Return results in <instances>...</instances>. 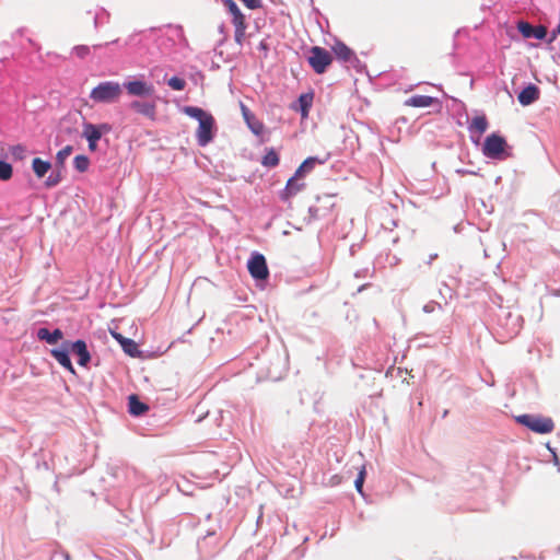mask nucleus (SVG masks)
<instances>
[{"instance_id": "2", "label": "nucleus", "mask_w": 560, "mask_h": 560, "mask_svg": "<svg viewBox=\"0 0 560 560\" xmlns=\"http://www.w3.org/2000/svg\"><path fill=\"white\" fill-rule=\"evenodd\" d=\"M122 94L121 85L115 81H105L92 89L90 98L95 103H114Z\"/></svg>"}, {"instance_id": "25", "label": "nucleus", "mask_w": 560, "mask_h": 560, "mask_svg": "<svg viewBox=\"0 0 560 560\" xmlns=\"http://www.w3.org/2000/svg\"><path fill=\"white\" fill-rule=\"evenodd\" d=\"M261 164L267 167H276L279 164V155L273 150L270 149L262 158Z\"/></svg>"}, {"instance_id": "17", "label": "nucleus", "mask_w": 560, "mask_h": 560, "mask_svg": "<svg viewBox=\"0 0 560 560\" xmlns=\"http://www.w3.org/2000/svg\"><path fill=\"white\" fill-rule=\"evenodd\" d=\"M130 107L133 110H136L137 113H139L148 118L154 119V117H155L156 107H155V104H153V103L133 101L130 103Z\"/></svg>"}, {"instance_id": "12", "label": "nucleus", "mask_w": 560, "mask_h": 560, "mask_svg": "<svg viewBox=\"0 0 560 560\" xmlns=\"http://www.w3.org/2000/svg\"><path fill=\"white\" fill-rule=\"evenodd\" d=\"M301 177H296L293 175L289 180L287 182L285 188L281 192V199L284 201L290 200L292 197L298 195L300 191H302L305 188V183L300 182Z\"/></svg>"}, {"instance_id": "4", "label": "nucleus", "mask_w": 560, "mask_h": 560, "mask_svg": "<svg viewBox=\"0 0 560 560\" xmlns=\"http://www.w3.org/2000/svg\"><path fill=\"white\" fill-rule=\"evenodd\" d=\"M307 61L315 73L323 74L332 62L331 54L323 47L313 46L308 50Z\"/></svg>"}, {"instance_id": "18", "label": "nucleus", "mask_w": 560, "mask_h": 560, "mask_svg": "<svg viewBox=\"0 0 560 560\" xmlns=\"http://www.w3.org/2000/svg\"><path fill=\"white\" fill-rule=\"evenodd\" d=\"M50 353L61 366L67 369L72 374L75 373L74 368L69 358L68 351L66 349H52Z\"/></svg>"}, {"instance_id": "6", "label": "nucleus", "mask_w": 560, "mask_h": 560, "mask_svg": "<svg viewBox=\"0 0 560 560\" xmlns=\"http://www.w3.org/2000/svg\"><path fill=\"white\" fill-rule=\"evenodd\" d=\"M506 148L505 139L497 133L488 136L483 142L482 153L487 158L499 159Z\"/></svg>"}, {"instance_id": "24", "label": "nucleus", "mask_w": 560, "mask_h": 560, "mask_svg": "<svg viewBox=\"0 0 560 560\" xmlns=\"http://www.w3.org/2000/svg\"><path fill=\"white\" fill-rule=\"evenodd\" d=\"M122 350L130 357L137 358L140 355V350L137 342L132 339H124L121 342Z\"/></svg>"}, {"instance_id": "28", "label": "nucleus", "mask_w": 560, "mask_h": 560, "mask_svg": "<svg viewBox=\"0 0 560 560\" xmlns=\"http://www.w3.org/2000/svg\"><path fill=\"white\" fill-rule=\"evenodd\" d=\"M72 151H73V148L71 145H66L63 149H61L60 151L57 152L56 161H57V164L60 165V167L63 166L66 160L70 156Z\"/></svg>"}, {"instance_id": "20", "label": "nucleus", "mask_w": 560, "mask_h": 560, "mask_svg": "<svg viewBox=\"0 0 560 560\" xmlns=\"http://www.w3.org/2000/svg\"><path fill=\"white\" fill-rule=\"evenodd\" d=\"M32 168L38 178H43L47 172L51 168V164L48 161H44L39 158H35L32 161Z\"/></svg>"}, {"instance_id": "31", "label": "nucleus", "mask_w": 560, "mask_h": 560, "mask_svg": "<svg viewBox=\"0 0 560 560\" xmlns=\"http://www.w3.org/2000/svg\"><path fill=\"white\" fill-rule=\"evenodd\" d=\"M167 84L171 89L175 91H183L186 86V81L179 77H172L167 81Z\"/></svg>"}, {"instance_id": "16", "label": "nucleus", "mask_w": 560, "mask_h": 560, "mask_svg": "<svg viewBox=\"0 0 560 560\" xmlns=\"http://www.w3.org/2000/svg\"><path fill=\"white\" fill-rule=\"evenodd\" d=\"M71 351L78 355V363L86 366L91 360L90 352L88 351L86 343L83 340H77L71 346Z\"/></svg>"}, {"instance_id": "5", "label": "nucleus", "mask_w": 560, "mask_h": 560, "mask_svg": "<svg viewBox=\"0 0 560 560\" xmlns=\"http://www.w3.org/2000/svg\"><path fill=\"white\" fill-rule=\"evenodd\" d=\"M112 131L110 125L104 122L94 125L91 122L84 124L82 137L89 142V150L95 152L97 150V141L102 136L107 135Z\"/></svg>"}, {"instance_id": "23", "label": "nucleus", "mask_w": 560, "mask_h": 560, "mask_svg": "<svg viewBox=\"0 0 560 560\" xmlns=\"http://www.w3.org/2000/svg\"><path fill=\"white\" fill-rule=\"evenodd\" d=\"M316 163H317V159H315V158H307V159H306V160H305V161H304V162H303V163L298 167V170L295 171L294 175H295L296 177H301V178H302V177L304 176V174L310 173V172L314 168V166H315V164H316Z\"/></svg>"}, {"instance_id": "11", "label": "nucleus", "mask_w": 560, "mask_h": 560, "mask_svg": "<svg viewBox=\"0 0 560 560\" xmlns=\"http://www.w3.org/2000/svg\"><path fill=\"white\" fill-rule=\"evenodd\" d=\"M331 50L336 58L342 62L354 65L358 61L355 52L342 42H336L331 46Z\"/></svg>"}, {"instance_id": "9", "label": "nucleus", "mask_w": 560, "mask_h": 560, "mask_svg": "<svg viewBox=\"0 0 560 560\" xmlns=\"http://www.w3.org/2000/svg\"><path fill=\"white\" fill-rule=\"evenodd\" d=\"M404 105L407 107L417 108L436 106L438 112H440L442 108V104L439 98L427 95H412L404 102Z\"/></svg>"}, {"instance_id": "36", "label": "nucleus", "mask_w": 560, "mask_h": 560, "mask_svg": "<svg viewBox=\"0 0 560 560\" xmlns=\"http://www.w3.org/2000/svg\"><path fill=\"white\" fill-rule=\"evenodd\" d=\"M112 335L120 345L124 341V339H127L126 337H124L122 335H120L118 332H112Z\"/></svg>"}, {"instance_id": "3", "label": "nucleus", "mask_w": 560, "mask_h": 560, "mask_svg": "<svg viewBox=\"0 0 560 560\" xmlns=\"http://www.w3.org/2000/svg\"><path fill=\"white\" fill-rule=\"evenodd\" d=\"M516 421L530 431L539 434H547L553 431L555 422L549 417L536 415H522L516 418Z\"/></svg>"}, {"instance_id": "32", "label": "nucleus", "mask_w": 560, "mask_h": 560, "mask_svg": "<svg viewBox=\"0 0 560 560\" xmlns=\"http://www.w3.org/2000/svg\"><path fill=\"white\" fill-rule=\"evenodd\" d=\"M224 7L228 9V11L230 12V14L232 15V18L234 16H238L242 14L238 5L236 4V2L234 0H222Z\"/></svg>"}, {"instance_id": "14", "label": "nucleus", "mask_w": 560, "mask_h": 560, "mask_svg": "<svg viewBox=\"0 0 560 560\" xmlns=\"http://www.w3.org/2000/svg\"><path fill=\"white\" fill-rule=\"evenodd\" d=\"M540 91L535 84H529L521 91L517 96L518 102L523 106H528L539 98Z\"/></svg>"}, {"instance_id": "1", "label": "nucleus", "mask_w": 560, "mask_h": 560, "mask_svg": "<svg viewBox=\"0 0 560 560\" xmlns=\"http://www.w3.org/2000/svg\"><path fill=\"white\" fill-rule=\"evenodd\" d=\"M184 112L199 120V127L197 129V140L202 147L207 145L212 140V129L214 127V118L212 115L206 113L202 108L187 106Z\"/></svg>"}, {"instance_id": "33", "label": "nucleus", "mask_w": 560, "mask_h": 560, "mask_svg": "<svg viewBox=\"0 0 560 560\" xmlns=\"http://www.w3.org/2000/svg\"><path fill=\"white\" fill-rule=\"evenodd\" d=\"M364 479H365V468H364V466H362V468L360 469L358 477L354 481L355 489L359 493H362Z\"/></svg>"}, {"instance_id": "21", "label": "nucleus", "mask_w": 560, "mask_h": 560, "mask_svg": "<svg viewBox=\"0 0 560 560\" xmlns=\"http://www.w3.org/2000/svg\"><path fill=\"white\" fill-rule=\"evenodd\" d=\"M149 407L141 402L136 395L129 396V412L133 416H141L148 411Z\"/></svg>"}, {"instance_id": "34", "label": "nucleus", "mask_w": 560, "mask_h": 560, "mask_svg": "<svg viewBox=\"0 0 560 560\" xmlns=\"http://www.w3.org/2000/svg\"><path fill=\"white\" fill-rule=\"evenodd\" d=\"M73 52L77 57L83 59L90 54V47L86 45H79L73 48Z\"/></svg>"}, {"instance_id": "35", "label": "nucleus", "mask_w": 560, "mask_h": 560, "mask_svg": "<svg viewBox=\"0 0 560 560\" xmlns=\"http://www.w3.org/2000/svg\"><path fill=\"white\" fill-rule=\"evenodd\" d=\"M60 179H61V177H60V174H59V173H57V174H51V175L47 178V180L45 182V185H46L47 187H54V186H56V185H58V184L60 183Z\"/></svg>"}, {"instance_id": "19", "label": "nucleus", "mask_w": 560, "mask_h": 560, "mask_svg": "<svg viewBox=\"0 0 560 560\" xmlns=\"http://www.w3.org/2000/svg\"><path fill=\"white\" fill-rule=\"evenodd\" d=\"M63 334L60 329H55L52 332H50L47 328H39L37 331V337L40 340H45L49 345L57 343L61 338Z\"/></svg>"}, {"instance_id": "30", "label": "nucleus", "mask_w": 560, "mask_h": 560, "mask_svg": "<svg viewBox=\"0 0 560 560\" xmlns=\"http://www.w3.org/2000/svg\"><path fill=\"white\" fill-rule=\"evenodd\" d=\"M10 153L14 160H24L26 156V148L22 144L11 147Z\"/></svg>"}, {"instance_id": "29", "label": "nucleus", "mask_w": 560, "mask_h": 560, "mask_svg": "<svg viewBox=\"0 0 560 560\" xmlns=\"http://www.w3.org/2000/svg\"><path fill=\"white\" fill-rule=\"evenodd\" d=\"M12 166L4 161H0V180H9L12 177Z\"/></svg>"}, {"instance_id": "15", "label": "nucleus", "mask_w": 560, "mask_h": 560, "mask_svg": "<svg viewBox=\"0 0 560 560\" xmlns=\"http://www.w3.org/2000/svg\"><path fill=\"white\" fill-rule=\"evenodd\" d=\"M232 24L235 27V33H234L235 43L238 44L240 46H242L245 40V37H246V28H247V24H246L244 14L242 13L238 16L232 18Z\"/></svg>"}, {"instance_id": "22", "label": "nucleus", "mask_w": 560, "mask_h": 560, "mask_svg": "<svg viewBox=\"0 0 560 560\" xmlns=\"http://www.w3.org/2000/svg\"><path fill=\"white\" fill-rule=\"evenodd\" d=\"M488 128V120L485 115L476 116L471 119L469 129L482 135Z\"/></svg>"}, {"instance_id": "37", "label": "nucleus", "mask_w": 560, "mask_h": 560, "mask_svg": "<svg viewBox=\"0 0 560 560\" xmlns=\"http://www.w3.org/2000/svg\"><path fill=\"white\" fill-rule=\"evenodd\" d=\"M557 33L560 34V22H559V25L557 27V32H553L550 39H549V43L553 42L557 37Z\"/></svg>"}, {"instance_id": "26", "label": "nucleus", "mask_w": 560, "mask_h": 560, "mask_svg": "<svg viewBox=\"0 0 560 560\" xmlns=\"http://www.w3.org/2000/svg\"><path fill=\"white\" fill-rule=\"evenodd\" d=\"M313 95L312 94H302L299 97V103L301 106L302 116L306 117L308 114V109L312 106Z\"/></svg>"}, {"instance_id": "10", "label": "nucleus", "mask_w": 560, "mask_h": 560, "mask_svg": "<svg viewBox=\"0 0 560 560\" xmlns=\"http://www.w3.org/2000/svg\"><path fill=\"white\" fill-rule=\"evenodd\" d=\"M517 30L525 38L544 39L547 36V27L544 25L533 26L527 22L521 21L517 23Z\"/></svg>"}, {"instance_id": "8", "label": "nucleus", "mask_w": 560, "mask_h": 560, "mask_svg": "<svg viewBox=\"0 0 560 560\" xmlns=\"http://www.w3.org/2000/svg\"><path fill=\"white\" fill-rule=\"evenodd\" d=\"M124 86L132 96H152L154 93V86L142 80L128 81Z\"/></svg>"}, {"instance_id": "27", "label": "nucleus", "mask_w": 560, "mask_h": 560, "mask_svg": "<svg viewBox=\"0 0 560 560\" xmlns=\"http://www.w3.org/2000/svg\"><path fill=\"white\" fill-rule=\"evenodd\" d=\"M73 164L77 171L83 173L88 171L90 166V160L86 155L80 154L74 158Z\"/></svg>"}, {"instance_id": "7", "label": "nucleus", "mask_w": 560, "mask_h": 560, "mask_svg": "<svg viewBox=\"0 0 560 560\" xmlns=\"http://www.w3.org/2000/svg\"><path fill=\"white\" fill-rule=\"evenodd\" d=\"M250 276L256 280H265L269 276L266 259L261 254H255L247 262Z\"/></svg>"}, {"instance_id": "13", "label": "nucleus", "mask_w": 560, "mask_h": 560, "mask_svg": "<svg viewBox=\"0 0 560 560\" xmlns=\"http://www.w3.org/2000/svg\"><path fill=\"white\" fill-rule=\"evenodd\" d=\"M242 115L248 126V128L256 135L259 136L264 131V124L255 117V115L249 110V108L241 104Z\"/></svg>"}]
</instances>
